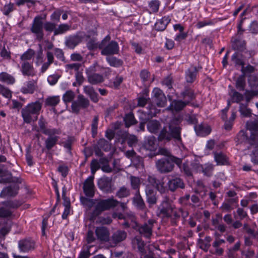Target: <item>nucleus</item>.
I'll list each match as a JSON object with an SVG mask.
<instances>
[{
	"instance_id": "nucleus-1",
	"label": "nucleus",
	"mask_w": 258,
	"mask_h": 258,
	"mask_svg": "<svg viewBox=\"0 0 258 258\" xmlns=\"http://www.w3.org/2000/svg\"><path fill=\"white\" fill-rule=\"evenodd\" d=\"M157 216L164 222L169 221L172 226L178 225L180 221L179 213L171 200L165 197L157 210Z\"/></svg>"
},
{
	"instance_id": "nucleus-2",
	"label": "nucleus",
	"mask_w": 258,
	"mask_h": 258,
	"mask_svg": "<svg viewBox=\"0 0 258 258\" xmlns=\"http://www.w3.org/2000/svg\"><path fill=\"white\" fill-rule=\"evenodd\" d=\"M122 210H125L126 208V205L124 203H119L113 198H109L107 200H102L98 202L95 206V208L90 217V220L94 222L96 217L99 216L103 211L108 210L110 208L117 206L118 204Z\"/></svg>"
},
{
	"instance_id": "nucleus-3",
	"label": "nucleus",
	"mask_w": 258,
	"mask_h": 258,
	"mask_svg": "<svg viewBox=\"0 0 258 258\" xmlns=\"http://www.w3.org/2000/svg\"><path fill=\"white\" fill-rule=\"evenodd\" d=\"M182 160L175 156L169 158H162L155 163L157 171L161 174H166L172 172L176 164L179 168H181Z\"/></svg>"
},
{
	"instance_id": "nucleus-4",
	"label": "nucleus",
	"mask_w": 258,
	"mask_h": 258,
	"mask_svg": "<svg viewBox=\"0 0 258 258\" xmlns=\"http://www.w3.org/2000/svg\"><path fill=\"white\" fill-rule=\"evenodd\" d=\"M41 108L42 103L39 101L28 104L21 110L24 121L27 123H30L32 121L37 120Z\"/></svg>"
},
{
	"instance_id": "nucleus-5",
	"label": "nucleus",
	"mask_w": 258,
	"mask_h": 258,
	"mask_svg": "<svg viewBox=\"0 0 258 258\" xmlns=\"http://www.w3.org/2000/svg\"><path fill=\"white\" fill-rule=\"evenodd\" d=\"M109 35L106 36L98 45V47L101 50V54L103 55H111L117 54L119 48L118 43L115 41H110Z\"/></svg>"
},
{
	"instance_id": "nucleus-6",
	"label": "nucleus",
	"mask_w": 258,
	"mask_h": 258,
	"mask_svg": "<svg viewBox=\"0 0 258 258\" xmlns=\"http://www.w3.org/2000/svg\"><path fill=\"white\" fill-rule=\"evenodd\" d=\"M156 221L151 219L142 225H139L136 230L143 236L149 238L152 235V229Z\"/></svg>"
},
{
	"instance_id": "nucleus-7",
	"label": "nucleus",
	"mask_w": 258,
	"mask_h": 258,
	"mask_svg": "<svg viewBox=\"0 0 258 258\" xmlns=\"http://www.w3.org/2000/svg\"><path fill=\"white\" fill-rule=\"evenodd\" d=\"M90 105L89 100L83 95H79L76 100L73 101L72 103L71 108L73 113L78 114L81 108L86 109Z\"/></svg>"
},
{
	"instance_id": "nucleus-8",
	"label": "nucleus",
	"mask_w": 258,
	"mask_h": 258,
	"mask_svg": "<svg viewBox=\"0 0 258 258\" xmlns=\"http://www.w3.org/2000/svg\"><path fill=\"white\" fill-rule=\"evenodd\" d=\"M168 181L167 183V186L168 189L170 191L174 192L179 188H184L185 184L183 179L181 178L178 176L169 175L168 177Z\"/></svg>"
},
{
	"instance_id": "nucleus-9",
	"label": "nucleus",
	"mask_w": 258,
	"mask_h": 258,
	"mask_svg": "<svg viewBox=\"0 0 258 258\" xmlns=\"http://www.w3.org/2000/svg\"><path fill=\"white\" fill-rule=\"evenodd\" d=\"M30 30L32 33L36 35L39 41L43 39L44 36L43 22L40 17H36L34 19Z\"/></svg>"
},
{
	"instance_id": "nucleus-10",
	"label": "nucleus",
	"mask_w": 258,
	"mask_h": 258,
	"mask_svg": "<svg viewBox=\"0 0 258 258\" xmlns=\"http://www.w3.org/2000/svg\"><path fill=\"white\" fill-rule=\"evenodd\" d=\"M246 127L250 132V145H254L258 141V121H247L246 123Z\"/></svg>"
},
{
	"instance_id": "nucleus-11",
	"label": "nucleus",
	"mask_w": 258,
	"mask_h": 258,
	"mask_svg": "<svg viewBox=\"0 0 258 258\" xmlns=\"http://www.w3.org/2000/svg\"><path fill=\"white\" fill-rule=\"evenodd\" d=\"M111 177L104 176L99 178L97 182V185L100 189L105 193H111L113 190Z\"/></svg>"
},
{
	"instance_id": "nucleus-12",
	"label": "nucleus",
	"mask_w": 258,
	"mask_h": 258,
	"mask_svg": "<svg viewBox=\"0 0 258 258\" xmlns=\"http://www.w3.org/2000/svg\"><path fill=\"white\" fill-rule=\"evenodd\" d=\"M152 93L153 102L158 107H164L167 103V99L163 91L159 88H155L153 89Z\"/></svg>"
},
{
	"instance_id": "nucleus-13",
	"label": "nucleus",
	"mask_w": 258,
	"mask_h": 258,
	"mask_svg": "<svg viewBox=\"0 0 258 258\" xmlns=\"http://www.w3.org/2000/svg\"><path fill=\"white\" fill-rule=\"evenodd\" d=\"M178 120L177 119H173L169 124V130L171 135H172V139H174L177 141L181 142V127L178 124Z\"/></svg>"
},
{
	"instance_id": "nucleus-14",
	"label": "nucleus",
	"mask_w": 258,
	"mask_h": 258,
	"mask_svg": "<svg viewBox=\"0 0 258 258\" xmlns=\"http://www.w3.org/2000/svg\"><path fill=\"white\" fill-rule=\"evenodd\" d=\"M94 176L88 177L84 181L83 190L85 195L89 197H93L94 195L95 186L93 182Z\"/></svg>"
},
{
	"instance_id": "nucleus-15",
	"label": "nucleus",
	"mask_w": 258,
	"mask_h": 258,
	"mask_svg": "<svg viewBox=\"0 0 258 258\" xmlns=\"http://www.w3.org/2000/svg\"><path fill=\"white\" fill-rule=\"evenodd\" d=\"M145 192L147 202L151 205L156 204L157 201L156 197L157 192L154 188L150 185H147L145 188Z\"/></svg>"
},
{
	"instance_id": "nucleus-16",
	"label": "nucleus",
	"mask_w": 258,
	"mask_h": 258,
	"mask_svg": "<svg viewBox=\"0 0 258 258\" xmlns=\"http://www.w3.org/2000/svg\"><path fill=\"white\" fill-rule=\"evenodd\" d=\"M37 89V81L31 80L26 82L25 85L21 89L23 94H33Z\"/></svg>"
},
{
	"instance_id": "nucleus-17",
	"label": "nucleus",
	"mask_w": 258,
	"mask_h": 258,
	"mask_svg": "<svg viewBox=\"0 0 258 258\" xmlns=\"http://www.w3.org/2000/svg\"><path fill=\"white\" fill-rule=\"evenodd\" d=\"M98 239L101 241H108L109 239V232L104 227H97L95 230Z\"/></svg>"
},
{
	"instance_id": "nucleus-18",
	"label": "nucleus",
	"mask_w": 258,
	"mask_h": 258,
	"mask_svg": "<svg viewBox=\"0 0 258 258\" xmlns=\"http://www.w3.org/2000/svg\"><path fill=\"white\" fill-rule=\"evenodd\" d=\"M21 71L24 76L33 77L35 75L33 64L29 62H22Z\"/></svg>"
},
{
	"instance_id": "nucleus-19",
	"label": "nucleus",
	"mask_w": 258,
	"mask_h": 258,
	"mask_svg": "<svg viewBox=\"0 0 258 258\" xmlns=\"http://www.w3.org/2000/svg\"><path fill=\"white\" fill-rule=\"evenodd\" d=\"M18 245L20 251L28 252L34 248L35 243L29 239H23L19 241Z\"/></svg>"
},
{
	"instance_id": "nucleus-20",
	"label": "nucleus",
	"mask_w": 258,
	"mask_h": 258,
	"mask_svg": "<svg viewBox=\"0 0 258 258\" xmlns=\"http://www.w3.org/2000/svg\"><path fill=\"white\" fill-rule=\"evenodd\" d=\"M19 186L17 184L11 185L4 188L1 192V196L3 197H14L18 194Z\"/></svg>"
},
{
	"instance_id": "nucleus-21",
	"label": "nucleus",
	"mask_w": 258,
	"mask_h": 258,
	"mask_svg": "<svg viewBox=\"0 0 258 258\" xmlns=\"http://www.w3.org/2000/svg\"><path fill=\"white\" fill-rule=\"evenodd\" d=\"M126 236L127 233L125 231L118 230L112 234L111 240L113 243L116 244L125 240Z\"/></svg>"
},
{
	"instance_id": "nucleus-22",
	"label": "nucleus",
	"mask_w": 258,
	"mask_h": 258,
	"mask_svg": "<svg viewBox=\"0 0 258 258\" xmlns=\"http://www.w3.org/2000/svg\"><path fill=\"white\" fill-rule=\"evenodd\" d=\"M82 41V38L78 35L70 36L66 39V45L71 49L74 48Z\"/></svg>"
},
{
	"instance_id": "nucleus-23",
	"label": "nucleus",
	"mask_w": 258,
	"mask_h": 258,
	"mask_svg": "<svg viewBox=\"0 0 258 258\" xmlns=\"http://www.w3.org/2000/svg\"><path fill=\"white\" fill-rule=\"evenodd\" d=\"M189 103V101H182L181 100H173L170 106L168 107V109L175 111L176 112L179 111L183 109L186 105Z\"/></svg>"
},
{
	"instance_id": "nucleus-24",
	"label": "nucleus",
	"mask_w": 258,
	"mask_h": 258,
	"mask_svg": "<svg viewBox=\"0 0 258 258\" xmlns=\"http://www.w3.org/2000/svg\"><path fill=\"white\" fill-rule=\"evenodd\" d=\"M171 19L169 16H164L161 19L156 22L155 24V29L157 31H164L167 25L170 23Z\"/></svg>"
},
{
	"instance_id": "nucleus-25",
	"label": "nucleus",
	"mask_w": 258,
	"mask_h": 258,
	"mask_svg": "<svg viewBox=\"0 0 258 258\" xmlns=\"http://www.w3.org/2000/svg\"><path fill=\"white\" fill-rule=\"evenodd\" d=\"M84 92L89 96L90 99L94 102L97 103L99 101L98 95L96 92L93 87L91 86H84Z\"/></svg>"
},
{
	"instance_id": "nucleus-26",
	"label": "nucleus",
	"mask_w": 258,
	"mask_h": 258,
	"mask_svg": "<svg viewBox=\"0 0 258 258\" xmlns=\"http://www.w3.org/2000/svg\"><path fill=\"white\" fill-rule=\"evenodd\" d=\"M156 140L155 137H148L145 141L143 147L149 151H154L156 148Z\"/></svg>"
},
{
	"instance_id": "nucleus-27",
	"label": "nucleus",
	"mask_w": 258,
	"mask_h": 258,
	"mask_svg": "<svg viewBox=\"0 0 258 258\" xmlns=\"http://www.w3.org/2000/svg\"><path fill=\"white\" fill-rule=\"evenodd\" d=\"M197 167L199 170H201L202 173L206 176L210 177L213 174L214 165L210 163H207L204 165L198 164Z\"/></svg>"
},
{
	"instance_id": "nucleus-28",
	"label": "nucleus",
	"mask_w": 258,
	"mask_h": 258,
	"mask_svg": "<svg viewBox=\"0 0 258 258\" xmlns=\"http://www.w3.org/2000/svg\"><path fill=\"white\" fill-rule=\"evenodd\" d=\"M133 204L140 210H143L145 208V202L142 198L140 191H137L135 196L133 198Z\"/></svg>"
},
{
	"instance_id": "nucleus-29",
	"label": "nucleus",
	"mask_w": 258,
	"mask_h": 258,
	"mask_svg": "<svg viewBox=\"0 0 258 258\" xmlns=\"http://www.w3.org/2000/svg\"><path fill=\"white\" fill-rule=\"evenodd\" d=\"M148 130L151 133L157 134L161 127L160 122L157 120H151L147 122Z\"/></svg>"
},
{
	"instance_id": "nucleus-30",
	"label": "nucleus",
	"mask_w": 258,
	"mask_h": 258,
	"mask_svg": "<svg viewBox=\"0 0 258 258\" xmlns=\"http://www.w3.org/2000/svg\"><path fill=\"white\" fill-rule=\"evenodd\" d=\"M87 78L88 82L92 85H97L104 81L103 76L98 73L88 75Z\"/></svg>"
},
{
	"instance_id": "nucleus-31",
	"label": "nucleus",
	"mask_w": 258,
	"mask_h": 258,
	"mask_svg": "<svg viewBox=\"0 0 258 258\" xmlns=\"http://www.w3.org/2000/svg\"><path fill=\"white\" fill-rule=\"evenodd\" d=\"M194 128L198 136H205L209 135L211 132V128L208 125H205L201 124L196 125Z\"/></svg>"
},
{
	"instance_id": "nucleus-32",
	"label": "nucleus",
	"mask_w": 258,
	"mask_h": 258,
	"mask_svg": "<svg viewBox=\"0 0 258 258\" xmlns=\"http://www.w3.org/2000/svg\"><path fill=\"white\" fill-rule=\"evenodd\" d=\"M198 71L196 67H191L186 72V80L188 83H192L196 78Z\"/></svg>"
},
{
	"instance_id": "nucleus-33",
	"label": "nucleus",
	"mask_w": 258,
	"mask_h": 258,
	"mask_svg": "<svg viewBox=\"0 0 258 258\" xmlns=\"http://www.w3.org/2000/svg\"><path fill=\"white\" fill-rule=\"evenodd\" d=\"M58 139V136L48 137L45 141L46 149L48 151L51 150L56 145Z\"/></svg>"
},
{
	"instance_id": "nucleus-34",
	"label": "nucleus",
	"mask_w": 258,
	"mask_h": 258,
	"mask_svg": "<svg viewBox=\"0 0 258 258\" xmlns=\"http://www.w3.org/2000/svg\"><path fill=\"white\" fill-rule=\"evenodd\" d=\"M214 159L217 165H225L228 163L227 157L222 153H214Z\"/></svg>"
},
{
	"instance_id": "nucleus-35",
	"label": "nucleus",
	"mask_w": 258,
	"mask_h": 258,
	"mask_svg": "<svg viewBox=\"0 0 258 258\" xmlns=\"http://www.w3.org/2000/svg\"><path fill=\"white\" fill-rule=\"evenodd\" d=\"M123 121L125 123V127H129L131 125H134L137 123V121L135 119L134 114L130 112L125 114L123 118Z\"/></svg>"
},
{
	"instance_id": "nucleus-36",
	"label": "nucleus",
	"mask_w": 258,
	"mask_h": 258,
	"mask_svg": "<svg viewBox=\"0 0 258 258\" xmlns=\"http://www.w3.org/2000/svg\"><path fill=\"white\" fill-rule=\"evenodd\" d=\"M108 162V160L105 158H101L99 159L100 168L104 172L110 173L112 171V169L109 166Z\"/></svg>"
},
{
	"instance_id": "nucleus-37",
	"label": "nucleus",
	"mask_w": 258,
	"mask_h": 258,
	"mask_svg": "<svg viewBox=\"0 0 258 258\" xmlns=\"http://www.w3.org/2000/svg\"><path fill=\"white\" fill-rule=\"evenodd\" d=\"M35 52L32 49H28L26 52L21 55L20 59L22 62H29L35 55Z\"/></svg>"
},
{
	"instance_id": "nucleus-38",
	"label": "nucleus",
	"mask_w": 258,
	"mask_h": 258,
	"mask_svg": "<svg viewBox=\"0 0 258 258\" xmlns=\"http://www.w3.org/2000/svg\"><path fill=\"white\" fill-rule=\"evenodd\" d=\"M158 138L159 141H166L169 142L172 139V135H171L169 131H167L166 128L164 127L160 132Z\"/></svg>"
},
{
	"instance_id": "nucleus-39",
	"label": "nucleus",
	"mask_w": 258,
	"mask_h": 258,
	"mask_svg": "<svg viewBox=\"0 0 258 258\" xmlns=\"http://www.w3.org/2000/svg\"><path fill=\"white\" fill-rule=\"evenodd\" d=\"M0 81L5 82L8 84H13L15 82L14 77L6 72H2L0 74Z\"/></svg>"
},
{
	"instance_id": "nucleus-40",
	"label": "nucleus",
	"mask_w": 258,
	"mask_h": 258,
	"mask_svg": "<svg viewBox=\"0 0 258 258\" xmlns=\"http://www.w3.org/2000/svg\"><path fill=\"white\" fill-rule=\"evenodd\" d=\"M71 26L68 24H61L58 26L54 32V36L62 34L71 29Z\"/></svg>"
},
{
	"instance_id": "nucleus-41",
	"label": "nucleus",
	"mask_w": 258,
	"mask_h": 258,
	"mask_svg": "<svg viewBox=\"0 0 258 258\" xmlns=\"http://www.w3.org/2000/svg\"><path fill=\"white\" fill-rule=\"evenodd\" d=\"M106 61L110 66L113 67H120L123 64V61L121 59L113 56L106 57Z\"/></svg>"
},
{
	"instance_id": "nucleus-42",
	"label": "nucleus",
	"mask_w": 258,
	"mask_h": 258,
	"mask_svg": "<svg viewBox=\"0 0 258 258\" xmlns=\"http://www.w3.org/2000/svg\"><path fill=\"white\" fill-rule=\"evenodd\" d=\"M246 86L245 78L244 75L239 76L235 83L236 88L239 91H243Z\"/></svg>"
},
{
	"instance_id": "nucleus-43",
	"label": "nucleus",
	"mask_w": 258,
	"mask_h": 258,
	"mask_svg": "<svg viewBox=\"0 0 258 258\" xmlns=\"http://www.w3.org/2000/svg\"><path fill=\"white\" fill-rule=\"evenodd\" d=\"M132 243L134 245H137L138 250L141 253H143L145 251V243L142 239L138 237H135L132 240Z\"/></svg>"
},
{
	"instance_id": "nucleus-44",
	"label": "nucleus",
	"mask_w": 258,
	"mask_h": 258,
	"mask_svg": "<svg viewBox=\"0 0 258 258\" xmlns=\"http://www.w3.org/2000/svg\"><path fill=\"white\" fill-rule=\"evenodd\" d=\"M132 188L133 189L140 191L141 179L139 177L131 175L130 177Z\"/></svg>"
},
{
	"instance_id": "nucleus-45",
	"label": "nucleus",
	"mask_w": 258,
	"mask_h": 258,
	"mask_svg": "<svg viewBox=\"0 0 258 258\" xmlns=\"http://www.w3.org/2000/svg\"><path fill=\"white\" fill-rule=\"evenodd\" d=\"M6 175L7 176L6 178H3L0 182H16V183H21V179L17 177H13L12 174L7 171L5 173Z\"/></svg>"
},
{
	"instance_id": "nucleus-46",
	"label": "nucleus",
	"mask_w": 258,
	"mask_h": 258,
	"mask_svg": "<svg viewBox=\"0 0 258 258\" xmlns=\"http://www.w3.org/2000/svg\"><path fill=\"white\" fill-rule=\"evenodd\" d=\"M231 61L234 63L235 66L244 65V62L241 58L240 54L238 52L234 53L231 57Z\"/></svg>"
},
{
	"instance_id": "nucleus-47",
	"label": "nucleus",
	"mask_w": 258,
	"mask_h": 258,
	"mask_svg": "<svg viewBox=\"0 0 258 258\" xmlns=\"http://www.w3.org/2000/svg\"><path fill=\"white\" fill-rule=\"evenodd\" d=\"M98 147L104 151H109L111 149V144L104 139H100L98 142Z\"/></svg>"
},
{
	"instance_id": "nucleus-48",
	"label": "nucleus",
	"mask_w": 258,
	"mask_h": 258,
	"mask_svg": "<svg viewBox=\"0 0 258 258\" xmlns=\"http://www.w3.org/2000/svg\"><path fill=\"white\" fill-rule=\"evenodd\" d=\"M130 195V189L124 186L120 187L116 194V196L119 198L127 197Z\"/></svg>"
},
{
	"instance_id": "nucleus-49",
	"label": "nucleus",
	"mask_w": 258,
	"mask_h": 258,
	"mask_svg": "<svg viewBox=\"0 0 258 258\" xmlns=\"http://www.w3.org/2000/svg\"><path fill=\"white\" fill-rule=\"evenodd\" d=\"M237 139L238 143H242L243 142H246L250 145L249 143L250 137H248L246 133L243 131H241L239 132L238 134L237 135Z\"/></svg>"
},
{
	"instance_id": "nucleus-50",
	"label": "nucleus",
	"mask_w": 258,
	"mask_h": 258,
	"mask_svg": "<svg viewBox=\"0 0 258 258\" xmlns=\"http://www.w3.org/2000/svg\"><path fill=\"white\" fill-rule=\"evenodd\" d=\"M58 96L48 97L45 100V104L48 106H55L59 102Z\"/></svg>"
},
{
	"instance_id": "nucleus-51",
	"label": "nucleus",
	"mask_w": 258,
	"mask_h": 258,
	"mask_svg": "<svg viewBox=\"0 0 258 258\" xmlns=\"http://www.w3.org/2000/svg\"><path fill=\"white\" fill-rule=\"evenodd\" d=\"M247 104H240L239 107V111L241 114L246 117H249L251 114V110L248 108Z\"/></svg>"
},
{
	"instance_id": "nucleus-52",
	"label": "nucleus",
	"mask_w": 258,
	"mask_h": 258,
	"mask_svg": "<svg viewBox=\"0 0 258 258\" xmlns=\"http://www.w3.org/2000/svg\"><path fill=\"white\" fill-rule=\"evenodd\" d=\"M75 97V93L71 90H68L63 94L62 98L63 101L67 103L72 101Z\"/></svg>"
},
{
	"instance_id": "nucleus-53",
	"label": "nucleus",
	"mask_w": 258,
	"mask_h": 258,
	"mask_svg": "<svg viewBox=\"0 0 258 258\" xmlns=\"http://www.w3.org/2000/svg\"><path fill=\"white\" fill-rule=\"evenodd\" d=\"M13 212L7 207H3L0 208V217L9 218L12 217Z\"/></svg>"
},
{
	"instance_id": "nucleus-54",
	"label": "nucleus",
	"mask_w": 258,
	"mask_h": 258,
	"mask_svg": "<svg viewBox=\"0 0 258 258\" xmlns=\"http://www.w3.org/2000/svg\"><path fill=\"white\" fill-rule=\"evenodd\" d=\"M232 95H231L232 100L233 102L239 103L244 99L243 95L235 91V90H232Z\"/></svg>"
},
{
	"instance_id": "nucleus-55",
	"label": "nucleus",
	"mask_w": 258,
	"mask_h": 258,
	"mask_svg": "<svg viewBox=\"0 0 258 258\" xmlns=\"http://www.w3.org/2000/svg\"><path fill=\"white\" fill-rule=\"evenodd\" d=\"M98 123V116L96 115L94 117L91 124V132L93 137L97 134Z\"/></svg>"
},
{
	"instance_id": "nucleus-56",
	"label": "nucleus",
	"mask_w": 258,
	"mask_h": 258,
	"mask_svg": "<svg viewBox=\"0 0 258 258\" xmlns=\"http://www.w3.org/2000/svg\"><path fill=\"white\" fill-rule=\"evenodd\" d=\"M183 98L187 97L190 100H192L195 98V94L193 90L189 88H185L181 93Z\"/></svg>"
},
{
	"instance_id": "nucleus-57",
	"label": "nucleus",
	"mask_w": 258,
	"mask_h": 258,
	"mask_svg": "<svg viewBox=\"0 0 258 258\" xmlns=\"http://www.w3.org/2000/svg\"><path fill=\"white\" fill-rule=\"evenodd\" d=\"M251 162L254 164H258V143L256 144L254 149L250 154Z\"/></svg>"
},
{
	"instance_id": "nucleus-58",
	"label": "nucleus",
	"mask_w": 258,
	"mask_h": 258,
	"mask_svg": "<svg viewBox=\"0 0 258 258\" xmlns=\"http://www.w3.org/2000/svg\"><path fill=\"white\" fill-rule=\"evenodd\" d=\"M127 143L130 147L135 146L138 142L137 137L135 135H129L126 137Z\"/></svg>"
},
{
	"instance_id": "nucleus-59",
	"label": "nucleus",
	"mask_w": 258,
	"mask_h": 258,
	"mask_svg": "<svg viewBox=\"0 0 258 258\" xmlns=\"http://www.w3.org/2000/svg\"><path fill=\"white\" fill-rule=\"evenodd\" d=\"M47 123V122L42 116H41L39 119L38 125L40 128V130L44 135L45 133L46 132L48 129L46 127Z\"/></svg>"
},
{
	"instance_id": "nucleus-60",
	"label": "nucleus",
	"mask_w": 258,
	"mask_h": 258,
	"mask_svg": "<svg viewBox=\"0 0 258 258\" xmlns=\"http://www.w3.org/2000/svg\"><path fill=\"white\" fill-rule=\"evenodd\" d=\"M44 28L46 31L49 32H53V35L54 36V32L56 29V24L55 23L47 22L44 25Z\"/></svg>"
},
{
	"instance_id": "nucleus-61",
	"label": "nucleus",
	"mask_w": 258,
	"mask_h": 258,
	"mask_svg": "<svg viewBox=\"0 0 258 258\" xmlns=\"http://www.w3.org/2000/svg\"><path fill=\"white\" fill-rule=\"evenodd\" d=\"M14 10V4L11 3L6 5L2 10L3 14L6 16H9L10 13Z\"/></svg>"
},
{
	"instance_id": "nucleus-62",
	"label": "nucleus",
	"mask_w": 258,
	"mask_h": 258,
	"mask_svg": "<svg viewBox=\"0 0 258 258\" xmlns=\"http://www.w3.org/2000/svg\"><path fill=\"white\" fill-rule=\"evenodd\" d=\"M22 203L19 201H10L6 202L5 205L8 209L9 208H17L22 205Z\"/></svg>"
},
{
	"instance_id": "nucleus-63",
	"label": "nucleus",
	"mask_w": 258,
	"mask_h": 258,
	"mask_svg": "<svg viewBox=\"0 0 258 258\" xmlns=\"http://www.w3.org/2000/svg\"><path fill=\"white\" fill-rule=\"evenodd\" d=\"M256 90H246L244 93L246 101L249 102L254 96H257Z\"/></svg>"
},
{
	"instance_id": "nucleus-64",
	"label": "nucleus",
	"mask_w": 258,
	"mask_h": 258,
	"mask_svg": "<svg viewBox=\"0 0 258 258\" xmlns=\"http://www.w3.org/2000/svg\"><path fill=\"white\" fill-rule=\"evenodd\" d=\"M248 83L251 87H256L258 86V76L252 75L249 77Z\"/></svg>"
}]
</instances>
